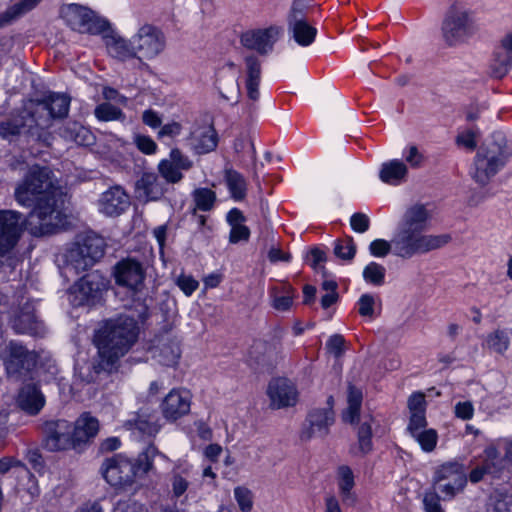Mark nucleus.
Listing matches in <instances>:
<instances>
[{"instance_id":"obj_1","label":"nucleus","mask_w":512,"mask_h":512,"mask_svg":"<svg viewBox=\"0 0 512 512\" xmlns=\"http://www.w3.org/2000/svg\"><path fill=\"white\" fill-rule=\"evenodd\" d=\"M17 202L26 207L35 204L27 219L33 235L41 236L65 228L66 194L55 186L47 168L33 166L15 189Z\"/></svg>"},{"instance_id":"obj_2","label":"nucleus","mask_w":512,"mask_h":512,"mask_svg":"<svg viewBox=\"0 0 512 512\" xmlns=\"http://www.w3.org/2000/svg\"><path fill=\"white\" fill-rule=\"evenodd\" d=\"M432 222V210L426 204L413 203L405 207L397 223L396 246L409 250L412 256L439 249L451 240L449 234H427Z\"/></svg>"},{"instance_id":"obj_3","label":"nucleus","mask_w":512,"mask_h":512,"mask_svg":"<svg viewBox=\"0 0 512 512\" xmlns=\"http://www.w3.org/2000/svg\"><path fill=\"white\" fill-rule=\"evenodd\" d=\"M107 52L113 58L126 61L137 58L152 60L165 48V37L156 26L145 23L127 39L118 34H109L105 38Z\"/></svg>"},{"instance_id":"obj_4","label":"nucleus","mask_w":512,"mask_h":512,"mask_svg":"<svg viewBox=\"0 0 512 512\" xmlns=\"http://www.w3.org/2000/svg\"><path fill=\"white\" fill-rule=\"evenodd\" d=\"M137 323L130 317H119L106 321L96 332L95 344L103 369L125 355L137 338Z\"/></svg>"},{"instance_id":"obj_5","label":"nucleus","mask_w":512,"mask_h":512,"mask_svg":"<svg viewBox=\"0 0 512 512\" xmlns=\"http://www.w3.org/2000/svg\"><path fill=\"white\" fill-rule=\"evenodd\" d=\"M100 429L99 421L90 413H82L74 423L57 420L47 425L46 446L53 451L78 449L88 444Z\"/></svg>"},{"instance_id":"obj_6","label":"nucleus","mask_w":512,"mask_h":512,"mask_svg":"<svg viewBox=\"0 0 512 512\" xmlns=\"http://www.w3.org/2000/svg\"><path fill=\"white\" fill-rule=\"evenodd\" d=\"M510 156L511 151L501 134H498L496 139L486 140L475 157L471 171L473 179L481 185L487 184Z\"/></svg>"},{"instance_id":"obj_7","label":"nucleus","mask_w":512,"mask_h":512,"mask_svg":"<svg viewBox=\"0 0 512 512\" xmlns=\"http://www.w3.org/2000/svg\"><path fill=\"white\" fill-rule=\"evenodd\" d=\"M408 409L410 413L407 426L409 434L422 451L426 453L434 451L438 443V433L435 429L427 427L425 395L421 392L413 393L408 399Z\"/></svg>"},{"instance_id":"obj_8","label":"nucleus","mask_w":512,"mask_h":512,"mask_svg":"<svg viewBox=\"0 0 512 512\" xmlns=\"http://www.w3.org/2000/svg\"><path fill=\"white\" fill-rule=\"evenodd\" d=\"M474 14L467 8L453 6L442 23V37L449 46L466 43L478 31Z\"/></svg>"},{"instance_id":"obj_9","label":"nucleus","mask_w":512,"mask_h":512,"mask_svg":"<svg viewBox=\"0 0 512 512\" xmlns=\"http://www.w3.org/2000/svg\"><path fill=\"white\" fill-rule=\"evenodd\" d=\"M140 466L122 455L104 460L101 474L105 481L115 488H127L135 483Z\"/></svg>"},{"instance_id":"obj_10","label":"nucleus","mask_w":512,"mask_h":512,"mask_svg":"<svg viewBox=\"0 0 512 512\" xmlns=\"http://www.w3.org/2000/svg\"><path fill=\"white\" fill-rule=\"evenodd\" d=\"M483 466L474 468L469 480L472 483L481 481L486 474H495L512 464V443L498 442L488 446L483 455Z\"/></svg>"},{"instance_id":"obj_11","label":"nucleus","mask_w":512,"mask_h":512,"mask_svg":"<svg viewBox=\"0 0 512 512\" xmlns=\"http://www.w3.org/2000/svg\"><path fill=\"white\" fill-rule=\"evenodd\" d=\"M466 482V471L458 462H445L434 470L433 484L445 497H453L464 488Z\"/></svg>"},{"instance_id":"obj_12","label":"nucleus","mask_w":512,"mask_h":512,"mask_svg":"<svg viewBox=\"0 0 512 512\" xmlns=\"http://www.w3.org/2000/svg\"><path fill=\"white\" fill-rule=\"evenodd\" d=\"M104 254L103 241L99 238H88L83 244L77 243L67 253V263L76 271L92 266Z\"/></svg>"},{"instance_id":"obj_13","label":"nucleus","mask_w":512,"mask_h":512,"mask_svg":"<svg viewBox=\"0 0 512 512\" xmlns=\"http://www.w3.org/2000/svg\"><path fill=\"white\" fill-rule=\"evenodd\" d=\"M304 0H295L288 17V31L294 41L301 47L310 46L317 35V29L303 16Z\"/></svg>"},{"instance_id":"obj_14","label":"nucleus","mask_w":512,"mask_h":512,"mask_svg":"<svg viewBox=\"0 0 512 512\" xmlns=\"http://www.w3.org/2000/svg\"><path fill=\"white\" fill-rule=\"evenodd\" d=\"M61 14L73 30L81 33H95L101 27L96 13L85 6L69 4L62 8Z\"/></svg>"},{"instance_id":"obj_15","label":"nucleus","mask_w":512,"mask_h":512,"mask_svg":"<svg viewBox=\"0 0 512 512\" xmlns=\"http://www.w3.org/2000/svg\"><path fill=\"white\" fill-rule=\"evenodd\" d=\"M187 144L196 154H207L216 149L218 135L209 122H196L192 125L186 138Z\"/></svg>"},{"instance_id":"obj_16","label":"nucleus","mask_w":512,"mask_h":512,"mask_svg":"<svg viewBox=\"0 0 512 512\" xmlns=\"http://www.w3.org/2000/svg\"><path fill=\"white\" fill-rule=\"evenodd\" d=\"M192 395L184 388L172 389L161 402V411L167 421L174 422L191 409Z\"/></svg>"},{"instance_id":"obj_17","label":"nucleus","mask_w":512,"mask_h":512,"mask_svg":"<svg viewBox=\"0 0 512 512\" xmlns=\"http://www.w3.org/2000/svg\"><path fill=\"white\" fill-rule=\"evenodd\" d=\"M283 30L279 26H269L245 32L241 37L242 44L261 54L272 50L274 44L279 40Z\"/></svg>"},{"instance_id":"obj_18","label":"nucleus","mask_w":512,"mask_h":512,"mask_svg":"<svg viewBox=\"0 0 512 512\" xmlns=\"http://www.w3.org/2000/svg\"><path fill=\"white\" fill-rule=\"evenodd\" d=\"M267 395L271 407L275 409L294 406L298 401V391L294 383L286 378H277L269 383Z\"/></svg>"},{"instance_id":"obj_19","label":"nucleus","mask_w":512,"mask_h":512,"mask_svg":"<svg viewBox=\"0 0 512 512\" xmlns=\"http://www.w3.org/2000/svg\"><path fill=\"white\" fill-rule=\"evenodd\" d=\"M192 161L185 156L178 148L171 149L169 158L162 159L158 163V172L167 183H178L182 180V170H189Z\"/></svg>"},{"instance_id":"obj_20","label":"nucleus","mask_w":512,"mask_h":512,"mask_svg":"<svg viewBox=\"0 0 512 512\" xmlns=\"http://www.w3.org/2000/svg\"><path fill=\"white\" fill-rule=\"evenodd\" d=\"M24 221L14 211H0V255L10 250L23 230Z\"/></svg>"},{"instance_id":"obj_21","label":"nucleus","mask_w":512,"mask_h":512,"mask_svg":"<svg viewBox=\"0 0 512 512\" xmlns=\"http://www.w3.org/2000/svg\"><path fill=\"white\" fill-rule=\"evenodd\" d=\"M114 275L118 285L132 291L140 290L145 278V272L141 264L133 259H125L119 262L115 267Z\"/></svg>"},{"instance_id":"obj_22","label":"nucleus","mask_w":512,"mask_h":512,"mask_svg":"<svg viewBox=\"0 0 512 512\" xmlns=\"http://www.w3.org/2000/svg\"><path fill=\"white\" fill-rule=\"evenodd\" d=\"M238 67L233 63H228L220 71L217 81V89L220 96L230 104H237L241 98V89L239 85Z\"/></svg>"},{"instance_id":"obj_23","label":"nucleus","mask_w":512,"mask_h":512,"mask_svg":"<svg viewBox=\"0 0 512 512\" xmlns=\"http://www.w3.org/2000/svg\"><path fill=\"white\" fill-rule=\"evenodd\" d=\"M95 275H88L76 282L69 291L70 303L74 306L93 303L101 294Z\"/></svg>"},{"instance_id":"obj_24","label":"nucleus","mask_w":512,"mask_h":512,"mask_svg":"<svg viewBox=\"0 0 512 512\" xmlns=\"http://www.w3.org/2000/svg\"><path fill=\"white\" fill-rule=\"evenodd\" d=\"M409 170L403 160L394 158L382 162L378 169L379 180L389 186H400L408 180Z\"/></svg>"},{"instance_id":"obj_25","label":"nucleus","mask_w":512,"mask_h":512,"mask_svg":"<svg viewBox=\"0 0 512 512\" xmlns=\"http://www.w3.org/2000/svg\"><path fill=\"white\" fill-rule=\"evenodd\" d=\"M98 205L101 213L117 216L128 208L129 198L120 187H112L101 195Z\"/></svg>"},{"instance_id":"obj_26","label":"nucleus","mask_w":512,"mask_h":512,"mask_svg":"<svg viewBox=\"0 0 512 512\" xmlns=\"http://www.w3.org/2000/svg\"><path fill=\"white\" fill-rule=\"evenodd\" d=\"M165 189L155 173H144L135 183V197L144 203L157 201Z\"/></svg>"},{"instance_id":"obj_27","label":"nucleus","mask_w":512,"mask_h":512,"mask_svg":"<svg viewBox=\"0 0 512 512\" xmlns=\"http://www.w3.org/2000/svg\"><path fill=\"white\" fill-rule=\"evenodd\" d=\"M333 420V413L329 409L311 412L308 417V426L302 432V437L309 440L325 436Z\"/></svg>"},{"instance_id":"obj_28","label":"nucleus","mask_w":512,"mask_h":512,"mask_svg":"<svg viewBox=\"0 0 512 512\" xmlns=\"http://www.w3.org/2000/svg\"><path fill=\"white\" fill-rule=\"evenodd\" d=\"M336 483L343 504L351 507L355 506L358 501V497L354 492L355 475L349 466L342 465L338 467Z\"/></svg>"},{"instance_id":"obj_29","label":"nucleus","mask_w":512,"mask_h":512,"mask_svg":"<svg viewBox=\"0 0 512 512\" xmlns=\"http://www.w3.org/2000/svg\"><path fill=\"white\" fill-rule=\"evenodd\" d=\"M397 234L394 233L391 241H388L383 238H377L370 242L368 246V251L371 256L375 258H385L390 253H393L398 258L407 260L412 258V254L408 249L403 247L396 246Z\"/></svg>"},{"instance_id":"obj_30","label":"nucleus","mask_w":512,"mask_h":512,"mask_svg":"<svg viewBox=\"0 0 512 512\" xmlns=\"http://www.w3.org/2000/svg\"><path fill=\"white\" fill-rule=\"evenodd\" d=\"M246 93L250 101L256 102L260 97L259 84L261 68L258 59L254 56L246 57Z\"/></svg>"},{"instance_id":"obj_31","label":"nucleus","mask_w":512,"mask_h":512,"mask_svg":"<svg viewBox=\"0 0 512 512\" xmlns=\"http://www.w3.org/2000/svg\"><path fill=\"white\" fill-rule=\"evenodd\" d=\"M190 466L188 464H181L180 462L176 465L169 479V493L172 498H180L183 496L190 485L188 480Z\"/></svg>"},{"instance_id":"obj_32","label":"nucleus","mask_w":512,"mask_h":512,"mask_svg":"<svg viewBox=\"0 0 512 512\" xmlns=\"http://www.w3.org/2000/svg\"><path fill=\"white\" fill-rule=\"evenodd\" d=\"M18 403L24 411L36 414L44 406L45 400L36 386L27 385L20 391Z\"/></svg>"},{"instance_id":"obj_33","label":"nucleus","mask_w":512,"mask_h":512,"mask_svg":"<svg viewBox=\"0 0 512 512\" xmlns=\"http://www.w3.org/2000/svg\"><path fill=\"white\" fill-rule=\"evenodd\" d=\"M271 296L272 307L278 312H286L291 309L296 293L290 285H282L279 288H273Z\"/></svg>"},{"instance_id":"obj_34","label":"nucleus","mask_w":512,"mask_h":512,"mask_svg":"<svg viewBox=\"0 0 512 512\" xmlns=\"http://www.w3.org/2000/svg\"><path fill=\"white\" fill-rule=\"evenodd\" d=\"M32 359V354L29 353L22 345L11 342L7 348V355L5 356L7 370L13 371L17 367H24L28 361Z\"/></svg>"},{"instance_id":"obj_35","label":"nucleus","mask_w":512,"mask_h":512,"mask_svg":"<svg viewBox=\"0 0 512 512\" xmlns=\"http://www.w3.org/2000/svg\"><path fill=\"white\" fill-rule=\"evenodd\" d=\"M43 105L51 117L61 118L68 114L70 99L64 94L51 93L47 96Z\"/></svg>"},{"instance_id":"obj_36","label":"nucleus","mask_w":512,"mask_h":512,"mask_svg":"<svg viewBox=\"0 0 512 512\" xmlns=\"http://www.w3.org/2000/svg\"><path fill=\"white\" fill-rule=\"evenodd\" d=\"M487 512H512V493L495 491L490 497Z\"/></svg>"},{"instance_id":"obj_37","label":"nucleus","mask_w":512,"mask_h":512,"mask_svg":"<svg viewBox=\"0 0 512 512\" xmlns=\"http://www.w3.org/2000/svg\"><path fill=\"white\" fill-rule=\"evenodd\" d=\"M485 345L489 350L498 354H503L510 346V339L506 332L496 330L487 335Z\"/></svg>"},{"instance_id":"obj_38","label":"nucleus","mask_w":512,"mask_h":512,"mask_svg":"<svg viewBox=\"0 0 512 512\" xmlns=\"http://www.w3.org/2000/svg\"><path fill=\"white\" fill-rule=\"evenodd\" d=\"M361 402L362 392L355 387H350L348 391V407L343 415L346 422H354L357 419Z\"/></svg>"},{"instance_id":"obj_39","label":"nucleus","mask_w":512,"mask_h":512,"mask_svg":"<svg viewBox=\"0 0 512 512\" xmlns=\"http://www.w3.org/2000/svg\"><path fill=\"white\" fill-rule=\"evenodd\" d=\"M226 182L229 191L235 200H242L245 197L246 184L239 173L235 171H228L226 173Z\"/></svg>"},{"instance_id":"obj_40","label":"nucleus","mask_w":512,"mask_h":512,"mask_svg":"<svg viewBox=\"0 0 512 512\" xmlns=\"http://www.w3.org/2000/svg\"><path fill=\"white\" fill-rule=\"evenodd\" d=\"M362 276L367 283L380 286L384 283L385 268L377 262H370L364 267Z\"/></svg>"},{"instance_id":"obj_41","label":"nucleus","mask_w":512,"mask_h":512,"mask_svg":"<svg viewBox=\"0 0 512 512\" xmlns=\"http://www.w3.org/2000/svg\"><path fill=\"white\" fill-rule=\"evenodd\" d=\"M234 499L242 512H250L253 509V493L245 486H236L233 490Z\"/></svg>"},{"instance_id":"obj_42","label":"nucleus","mask_w":512,"mask_h":512,"mask_svg":"<svg viewBox=\"0 0 512 512\" xmlns=\"http://www.w3.org/2000/svg\"><path fill=\"white\" fill-rule=\"evenodd\" d=\"M380 305L377 297L371 294H363L358 300V311L362 317L372 319L375 316L376 308Z\"/></svg>"},{"instance_id":"obj_43","label":"nucleus","mask_w":512,"mask_h":512,"mask_svg":"<svg viewBox=\"0 0 512 512\" xmlns=\"http://www.w3.org/2000/svg\"><path fill=\"white\" fill-rule=\"evenodd\" d=\"M135 428L146 434H154L159 430L157 416L155 414L141 413L134 422Z\"/></svg>"},{"instance_id":"obj_44","label":"nucleus","mask_w":512,"mask_h":512,"mask_svg":"<svg viewBox=\"0 0 512 512\" xmlns=\"http://www.w3.org/2000/svg\"><path fill=\"white\" fill-rule=\"evenodd\" d=\"M95 116L101 121H114L121 119L123 117V113L112 104L103 103L96 107Z\"/></svg>"},{"instance_id":"obj_45","label":"nucleus","mask_w":512,"mask_h":512,"mask_svg":"<svg viewBox=\"0 0 512 512\" xmlns=\"http://www.w3.org/2000/svg\"><path fill=\"white\" fill-rule=\"evenodd\" d=\"M404 163L409 168H419L424 162V156L415 145H408L403 150Z\"/></svg>"},{"instance_id":"obj_46","label":"nucleus","mask_w":512,"mask_h":512,"mask_svg":"<svg viewBox=\"0 0 512 512\" xmlns=\"http://www.w3.org/2000/svg\"><path fill=\"white\" fill-rule=\"evenodd\" d=\"M175 283L187 297L191 296L199 287V282L192 275L185 273L177 276Z\"/></svg>"},{"instance_id":"obj_47","label":"nucleus","mask_w":512,"mask_h":512,"mask_svg":"<svg viewBox=\"0 0 512 512\" xmlns=\"http://www.w3.org/2000/svg\"><path fill=\"white\" fill-rule=\"evenodd\" d=\"M334 253L337 257L343 260H351L356 253L355 244L351 239L338 241L334 247Z\"/></svg>"},{"instance_id":"obj_48","label":"nucleus","mask_w":512,"mask_h":512,"mask_svg":"<svg viewBox=\"0 0 512 512\" xmlns=\"http://www.w3.org/2000/svg\"><path fill=\"white\" fill-rule=\"evenodd\" d=\"M183 126L179 121L172 120L162 124L157 132V137L162 138H176L181 135Z\"/></svg>"},{"instance_id":"obj_49","label":"nucleus","mask_w":512,"mask_h":512,"mask_svg":"<svg viewBox=\"0 0 512 512\" xmlns=\"http://www.w3.org/2000/svg\"><path fill=\"white\" fill-rule=\"evenodd\" d=\"M194 198L196 206L203 211H207L213 206L215 194L209 189H200L195 192Z\"/></svg>"},{"instance_id":"obj_50","label":"nucleus","mask_w":512,"mask_h":512,"mask_svg":"<svg viewBox=\"0 0 512 512\" xmlns=\"http://www.w3.org/2000/svg\"><path fill=\"white\" fill-rule=\"evenodd\" d=\"M477 133L471 129L461 130L457 137L456 143L459 147L472 151L477 145Z\"/></svg>"},{"instance_id":"obj_51","label":"nucleus","mask_w":512,"mask_h":512,"mask_svg":"<svg viewBox=\"0 0 512 512\" xmlns=\"http://www.w3.org/2000/svg\"><path fill=\"white\" fill-rule=\"evenodd\" d=\"M134 143L142 153L147 155L155 154L158 148L156 142L150 136L146 135H136L134 137Z\"/></svg>"},{"instance_id":"obj_52","label":"nucleus","mask_w":512,"mask_h":512,"mask_svg":"<svg viewBox=\"0 0 512 512\" xmlns=\"http://www.w3.org/2000/svg\"><path fill=\"white\" fill-rule=\"evenodd\" d=\"M371 435L370 424L363 423L358 431L359 448L363 453H367L372 449Z\"/></svg>"},{"instance_id":"obj_53","label":"nucleus","mask_w":512,"mask_h":512,"mask_svg":"<svg viewBox=\"0 0 512 512\" xmlns=\"http://www.w3.org/2000/svg\"><path fill=\"white\" fill-rule=\"evenodd\" d=\"M41 0H21L14 4L6 13L10 18L20 16L33 9Z\"/></svg>"},{"instance_id":"obj_54","label":"nucleus","mask_w":512,"mask_h":512,"mask_svg":"<svg viewBox=\"0 0 512 512\" xmlns=\"http://www.w3.org/2000/svg\"><path fill=\"white\" fill-rule=\"evenodd\" d=\"M454 414L458 419L470 420L474 416V406L470 401H460L455 404Z\"/></svg>"},{"instance_id":"obj_55","label":"nucleus","mask_w":512,"mask_h":512,"mask_svg":"<svg viewBox=\"0 0 512 512\" xmlns=\"http://www.w3.org/2000/svg\"><path fill=\"white\" fill-rule=\"evenodd\" d=\"M15 328L21 333H35L36 321L32 315L26 314L15 320Z\"/></svg>"},{"instance_id":"obj_56","label":"nucleus","mask_w":512,"mask_h":512,"mask_svg":"<svg viewBox=\"0 0 512 512\" xmlns=\"http://www.w3.org/2000/svg\"><path fill=\"white\" fill-rule=\"evenodd\" d=\"M250 236V230L247 226L242 224H237L231 226L229 241L233 244L238 243L240 241H247Z\"/></svg>"},{"instance_id":"obj_57","label":"nucleus","mask_w":512,"mask_h":512,"mask_svg":"<svg viewBox=\"0 0 512 512\" xmlns=\"http://www.w3.org/2000/svg\"><path fill=\"white\" fill-rule=\"evenodd\" d=\"M142 122L151 129L159 130L162 125V118L157 111L153 109H146L142 113Z\"/></svg>"},{"instance_id":"obj_58","label":"nucleus","mask_w":512,"mask_h":512,"mask_svg":"<svg viewBox=\"0 0 512 512\" xmlns=\"http://www.w3.org/2000/svg\"><path fill=\"white\" fill-rule=\"evenodd\" d=\"M369 218L363 213H355L350 218L351 228L357 233H364L369 228Z\"/></svg>"},{"instance_id":"obj_59","label":"nucleus","mask_w":512,"mask_h":512,"mask_svg":"<svg viewBox=\"0 0 512 512\" xmlns=\"http://www.w3.org/2000/svg\"><path fill=\"white\" fill-rule=\"evenodd\" d=\"M143 506L135 501L126 500V501H119L114 509L113 512H143Z\"/></svg>"},{"instance_id":"obj_60","label":"nucleus","mask_w":512,"mask_h":512,"mask_svg":"<svg viewBox=\"0 0 512 512\" xmlns=\"http://www.w3.org/2000/svg\"><path fill=\"white\" fill-rule=\"evenodd\" d=\"M344 338L341 335H333L327 341V349L335 356H340L343 352Z\"/></svg>"},{"instance_id":"obj_61","label":"nucleus","mask_w":512,"mask_h":512,"mask_svg":"<svg viewBox=\"0 0 512 512\" xmlns=\"http://www.w3.org/2000/svg\"><path fill=\"white\" fill-rule=\"evenodd\" d=\"M325 260H326L325 253L321 249H319V248L312 249L310 251V253L308 254L309 264L315 270L321 269L322 268L321 264Z\"/></svg>"},{"instance_id":"obj_62","label":"nucleus","mask_w":512,"mask_h":512,"mask_svg":"<svg viewBox=\"0 0 512 512\" xmlns=\"http://www.w3.org/2000/svg\"><path fill=\"white\" fill-rule=\"evenodd\" d=\"M235 150L237 152H242L246 148L249 149L251 156H255V148L252 140L250 137L242 135L239 138L236 139L234 144Z\"/></svg>"},{"instance_id":"obj_63","label":"nucleus","mask_w":512,"mask_h":512,"mask_svg":"<svg viewBox=\"0 0 512 512\" xmlns=\"http://www.w3.org/2000/svg\"><path fill=\"white\" fill-rule=\"evenodd\" d=\"M424 506L425 512H443L438 499L432 494L425 495Z\"/></svg>"},{"instance_id":"obj_64","label":"nucleus","mask_w":512,"mask_h":512,"mask_svg":"<svg viewBox=\"0 0 512 512\" xmlns=\"http://www.w3.org/2000/svg\"><path fill=\"white\" fill-rule=\"evenodd\" d=\"M324 512H342L339 500L334 495L326 496Z\"/></svg>"}]
</instances>
